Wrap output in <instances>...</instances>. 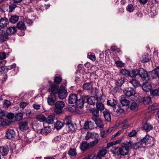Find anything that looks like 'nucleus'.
I'll return each mask as SVG.
<instances>
[{"instance_id":"f257e3e1","label":"nucleus","mask_w":159,"mask_h":159,"mask_svg":"<svg viewBox=\"0 0 159 159\" xmlns=\"http://www.w3.org/2000/svg\"><path fill=\"white\" fill-rule=\"evenodd\" d=\"M98 139L88 143L86 142H83L80 144V149L81 150L84 151L86 149L94 147L98 143Z\"/></svg>"},{"instance_id":"f03ea898","label":"nucleus","mask_w":159,"mask_h":159,"mask_svg":"<svg viewBox=\"0 0 159 159\" xmlns=\"http://www.w3.org/2000/svg\"><path fill=\"white\" fill-rule=\"evenodd\" d=\"M66 80H63L62 83V85L60 87L59 92L57 93L58 95L59 98L61 99L65 98L67 96L68 93L66 89Z\"/></svg>"},{"instance_id":"7ed1b4c3","label":"nucleus","mask_w":159,"mask_h":159,"mask_svg":"<svg viewBox=\"0 0 159 159\" xmlns=\"http://www.w3.org/2000/svg\"><path fill=\"white\" fill-rule=\"evenodd\" d=\"M111 152L115 156L119 155L124 156L127 154L129 151L126 148L122 146L119 148L117 147L114 148L111 150Z\"/></svg>"},{"instance_id":"20e7f679","label":"nucleus","mask_w":159,"mask_h":159,"mask_svg":"<svg viewBox=\"0 0 159 159\" xmlns=\"http://www.w3.org/2000/svg\"><path fill=\"white\" fill-rule=\"evenodd\" d=\"M55 108L54 111L55 113L59 114L61 113L63 110V108L65 106L64 102L63 101H58L55 104Z\"/></svg>"},{"instance_id":"39448f33","label":"nucleus","mask_w":159,"mask_h":159,"mask_svg":"<svg viewBox=\"0 0 159 159\" xmlns=\"http://www.w3.org/2000/svg\"><path fill=\"white\" fill-rule=\"evenodd\" d=\"M86 96L87 97V98H85V100H87L88 103L91 105H95V103L97 102V101H101V96L97 97L93 96L89 97L88 96L86 95Z\"/></svg>"},{"instance_id":"423d86ee","label":"nucleus","mask_w":159,"mask_h":159,"mask_svg":"<svg viewBox=\"0 0 159 159\" xmlns=\"http://www.w3.org/2000/svg\"><path fill=\"white\" fill-rule=\"evenodd\" d=\"M60 89V88L58 85L52 84H50L48 86V90L51 92V94L55 95L56 94H57L59 92Z\"/></svg>"},{"instance_id":"0eeeda50","label":"nucleus","mask_w":159,"mask_h":159,"mask_svg":"<svg viewBox=\"0 0 159 159\" xmlns=\"http://www.w3.org/2000/svg\"><path fill=\"white\" fill-rule=\"evenodd\" d=\"M9 39L8 36L6 31L4 28H0V41L3 42Z\"/></svg>"},{"instance_id":"6e6552de","label":"nucleus","mask_w":159,"mask_h":159,"mask_svg":"<svg viewBox=\"0 0 159 159\" xmlns=\"http://www.w3.org/2000/svg\"><path fill=\"white\" fill-rule=\"evenodd\" d=\"M87 97L86 95H83L80 97V98H77L75 103L76 107L79 108H82L83 107L84 103V101L85 100V98Z\"/></svg>"},{"instance_id":"1a4fd4ad","label":"nucleus","mask_w":159,"mask_h":159,"mask_svg":"<svg viewBox=\"0 0 159 159\" xmlns=\"http://www.w3.org/2000/svg\"><path fill=\"white\" fill-rule=\"evenodd\" d=\"M124 93L128 97L134 96L135 94V92L133 89L132 88H128L125 89L124 91Z\"/></svg>"},{"instance_id":"9d476101","label":"nucleus","mask_w":159,"mask_h":159,"mask_svg":"<svg viewBox=\"0 0 159 159\" xmlns=\"http://www.w3.org/2000/svg\"><path fill=\"white\" fill-rule=\"evenodd\" d=\"M5 136L8 139H12L15 137L16 134L13 130L9 129L7 131Z\"/></svg>"},{"instance_id":"9b49d317","label":"nucleus","mask_w":159,"mask_h":159,"mask_svg":"<svg viewBox=\"0 0 159 159\" xmlns=\"http://www.w3.org/2000/svg\"><path fill=\"white\" fill-rule=\"evenodd\" d=\"M93 128V123L90 121H85L83 126V129H85L92 130Z\"/></svg>"},{"instance_id":"f8f14e48","label":"nucleus","mask_w":159,"mask_h":159,"mask_svg":"<svg viewBox=\"0 0 159 159\" xmlns=\"http://www.w3.org/2000/svg\"><path fill=\"white\" fill-rule=\"evenodd\" d=\"M77 95L76 94L71 93L69 96L68 102L70 104L75 103L78 98Z\"/></svg>"},{"instance_id":"ddd939ff","label":"nucleus","mask_w":159,"mask_h":159,"mask_svg":"<svg viewBox=\"0 0 159 159\" xmlns=\"http://www.w3.org/2000/svg\"><path fill=\"white\" fill-rule=\"evenodd\" d=\"M93 120L98 127L102 128L104 127V125L103 122L100 118H98L96 119L95 117H93Z\"/></svg>"},{"instance_id":"4468645a","label":"nucleus","mask_w":159,"mask_h":159,"mask_svg":"<svg viewBox=\"0 0 159 159\" xmlns=\"http://www.w3.org/2000/svg\"><path fill=\"white\" fill-rule=\"evenodd\" d=\"M56 100V96L55 95L51 94L47 98V102L48 104L50 105H53Z\"/></svg>"},{"instance_id":"2eb2a0df","label":"nucleus","mask_w":159,"mask_h":159,"mask_svg":"<svg viewBox=\"0 0 159 159\" xmlns=\"http://www.w3.org/2000/svg\"><path fill=\"white\" fill-rule=\"evenodd\" d=\"M142 88L143 89L145 92L150 91L152 89V86L150 83L146 82L143 83Z\"/></svg>"},{"instance_id":"dca6fc26","label":"nucleus","mask_w":159,"mask_h":159,"mask_svg":"<svg viewBox=\"0 0 159 159\" xmlns=\"http://www.w3.org/2000/svg\"><path fill=\"white\" fill-rule=\"evenodd\" d=\"M8 23V20L6 17L2 18L0 20V27L1 28L7 26Z\"/></svg>"},{"instance_id":"f3484780","label":"nucleus","mask_w":159,"mask_h":159,"mask_svg":"<svg viewBox=\"0 0 159 159\" xmlns=\"http://www.w3.org/2000/svg\"><path fill=\"white\" fill-rule=\"evenodd\" d=\"M139 76L143 79H145L148 76V74L147 72L142 68H140L139 70Z\"/></svg>"},{"instance_id":"a211bd4d","label":"nucleus","mask_w":159,"mask_h":159,"mask_svg":"<svg viewBox=\"0 0 159 159\" xmlns=\"http://www.w3.org/2000/svg\"><path fill=\"white\" fill-rule=\"evenodd\" d=\"M51 131V129L49 127H45L42 129L38 130V132L41 134L46 135Z\"/></svg>"},{"instance_id":"6ab92c4d","label":"nucleus","mask_w":159,"mask_h":159,"mask_svg":"<svg viewBox=\"0 0 159 159\" xmlns=\"http://www.w3.org/2000/svg\"><path fill=\"white\" fill-rule=\"evenodd\" d=\"M8 148L7 147H0V156H6L8 153Z\"/></svg>"},{"instance_id":"aec40b11","label":"nucleus","mask_w":159,"mask_h":159,"mask_svg":"<svg viewBox=\"0 0 159 159\" xmlns=\"http://www.w3.org/2000/svg\"><path fill=\"white\" fill-rule=\"evenodd\" d=\"M7 67V71L8 70H11L13 69V70H12L13 72L12 75H14L17 74L18 69L16 67V64L14 63L12 65L8 66Z\"/></svg>"},{"instance_id":"412c9836","label":"nucleus","mask_w":159,"mask_h":159,"mask_svg":"<svg viewBox=\"0 0 159 159\" xmlns=\"http://www.w3.org/2000/svg\"><path fill=\"white\" fill-rule=\"evenodd\" d=\"M153 125L147 123H144L143 126V128L144 130L148 132L153 129Z\"/></svg>"},{"instance_id":"4be33fe9","label":"nucleus","mask_w":159,"mask_h":159,"mask_svg":"<svg viewBox=\"0 0 159 159\" xmlns=\"http://www.w3.org/2000/svg\"><path fill=\"white\" fill-rule=\"evenodd\" d=\"M66 125H67L66 127L68 131L72 132L75 131L76 128V125L70 123Z\"/></svg>"},{"instance_id":"5701e85b","label":"nucleus","mask_w":159,"mask_h":159,"mask_svg":"<svg viewBox=\"0 0 159 159\" xmlns=\"http://www.w3.org/2000/svg\"><path fill=\"white\" fill-rule=\"evenodd\" d=\"M19 126L21 130L22 131L26 130L28 129L27 122H21L19 123Z\"/></svg>"},{"instance_id":"b1692460","label":"nucleus","mask_w":159,"mask_h":159,"mask_svg":"<svg viewBox=\"0 0 159 159\" xmlns=\"http://www.w3.org/2000/svg\"><path fill=\"white\" fill-rule=\"evenodd\" d=\"M103 116L105 119L107 121L110 122L111 120V115L109 111H104L103 112Z\"/></svg>"},{"instance_id":"393cba45","label":"nucleus","mask_w":159,"mask_h":159,"mask_svg":"<svg viewBox=\"0 0 159 159\" xmlns=\"http://www.w3.org/2000/svg\"><path fill=\"white\" fill-rule=\"evenodd\" d=\"M55 118V116L54 115H51L46 118L45 121L48 124H52L54 122Z\"/></svg>"},{"instance_id":"a878e982","label":"nucleus","mask_w":159,"mask_h":159,"mask_svg":"<svg viewBox=\"0 0 159 159\" xmlns=\"http://www.w3.org/2000/svg\"><path fill=\"white\" fill-rule=\"evenodd\" d=\"M122 140V138H119V139L116 141H113L111 143H107V147L108 148L111 146L113 145H116L117 144H119Z\"/></svg>"},{"instance_id":"bb28decb","label":"nucleus","mask_w":159,"mask_h":159,"mask_svg":"<svg viewBox=\"0 0 159 159\" xmlns=\"http://www.w3.org/2000/svg\"><path fill=\"white\" fill-rule=\"evenodd\" d=\"M16 27L21 30H25L26 29L25 24L22 21H20L17 23Z\"/></svg>"},{"instance_id":"cd10ccee","label":"nucleus","mask_w":159,"mask_h":159,"mask_svg":"<svg viewBox=\"0 0 159 159\" xmlns=\"http://www.w3.org/2000/svg\"><path fill=\"white\" fill-rule=\"evenodd\" d=\"M16 31V29L15 27H10L7 28L6 31L8 35H10L14 34Z\"/></svg>"},{"instance_id":"c85d7f7f","label":"nucleus","mask_w":159,"mask_h":159,"mask_svg":"<svg viewBox=\"0 0 159 159\" xmlns=\"http://www.w3.org/2000/svg\"><path fill=\"white\" fill-rule=\"evenodd\" d=\"M139 73V69H133L129 71V76L131 77H134L138 75Z\"/></svg>"},{"instance_id":"c756f323","label":"nucleus","mask_w":159,"mask_h":159,"mask_svg":"<svg viewBox=\"0 0 159 159\" xmlns=\"http://www.w3.org/2000/svg\"><path fill=\"white\" fill-rule=\"evenodd\" d=\"M19 17L16 15L12 16L10 18L9 20L10 22L13 24H15L19 20Z\"/></svg>"},{"instance_id":"7c9ffc66","label":"nucleus","mask_w":159,"mask_h":159,"mask_svg":"<svg viewBox=\"0 0 159 159\" xmlns=\"http://www.w3.org/2000/svg\"><path fill=\"white\" fill-rule=\"evenodd\" d=\"M107 104L111 107H114L117 104L116 101L114 99L108 100L107 102Z\"/></svg>"},{"instance_id":"2f4dec72","label":"nucleus","mask_w":159,"mask_h":159,"mask_svg":"<svg viewBox=\"0 0 159 159\" xmlns=\"http://www.w3.org/2000/svg\"><path fill=\"white\" fill-rule=\"evenodd\" d=\"M91 112L93 115L92 118V120L93 117H95L96 119L98 118L99 116L98 110L97 109H93L91 110Z\"/></svg>"},{"instance_id":"473e14b6","label":"nucleus","mask_w":159,"mask_h":159,"mask_svg":"<svg viewBox=\"0 0 159 159\" xmlns=\"http://www.w3.org/2000/svg\"><path fill=\"white\" fill-rule=\"evenodd\" d=\"M151 74L152 79H154L155 78L154 75H155L157 77L159 78V67H157L154 69V72H151Z\"/></svg>"},{"instance_id":"72a5a7b5","label":"nucleus","mask_w":159,"mask_h":159,"mask_svg":"<svg viewBox=\"0 0 159 159\" xmlns=\"http://www.w3.org/2000/svg\"><path fill=\"white\" fill-rule=\"evenodd\" d=\"M63 126V124L62 122L60 120H57L54 125V127L57 130H59Z\"/></svg>"},{"instance_id":"f704fd0d","label":"nucleus","mask_w":159,"mask_h":159,"mask_svg":"<svg viewBox=\"0 0 159 159\" xmlns=\"http://www.w3.org/2000/svg\"><path fill=\"white\" fill-rule=\"evenodd\" d=\"M107 151L105 149H103L100 150L98 152L97 154L100 159L104 157L107 154Z\"/></svg>"},{"instance_id":"c9c22d12","label":"nucleus","mask_w":159,"mask_h":159,"mask_svg":"<svg viewBox=\"0 0 159 159\" xmlns=\"http://www.w3.org/2000/svg\"><path fill=\"white\" fill-rule=\"evenodd\" d=\"M129 82L130 83L132 84L135 88L139 86L140 85L139 82L135 79H132L131 80H130Z\"/></svg>"},{"instance_id":"e433bc0d","label":"nucleus","mask_w":159,"mask_h":159,"mask_svg":"<svg viewBox=\"0 0 159 159\" xmlns=\"http://www.w3.org/2000/svg\"><path fill=\"white\" fill-rule=\"evenodd\" d=\"M94 134L98 135V134L97 133H92L90 132H88L85 137L84 139L85 140H88L89 139L93 138Z\"/></svg>"},{"instance_id":"4c0bfd02","label":"nucleus","mask_w":159,"mask_h":159,"mask_svg":"<svg viewBox=\"0 0 159 159\" xmlns=\"http://www.w3.org/2000/svg\"><path fill=\"white\" fill-rule=\"evenodd\" d=\"M84 89L87 90H90L92 87L91 83H86L84 84L83 86Z\"/></svg>"},{"instance_id":"58836bf2","label":"nucleus","mask_w":159,"mask_h":159,"mask_svg":"<svg viewBox=\"0 0 159 159\" xmlns=\"http://www.w3.org/2000/svg\"><path fill=\"white\" fill-rule=\"evenodd\" d=\"M154 144V141L153 139L150 136V138H149L148 140L145 145H147L148 147H151Z\"/></svg>"},{"instance_id":"ea45409f","label":"nucleus","mask_w":159,"mask_h":159,"mask_svg":"<svg viewBox=\"0 0 159 159\" xmlns=\"http://www.w3.org/2000/svg\"><path fill=\"white\" fill-rule=\"evenodd\" d=\"M120 72L122 75L126 77L129 76V71L126 69H121L120 70Z\"/></svg>"},{"instance_id":"a19ab883","label":"nucleus","mask_w":159,"mask_h":159,"mask_svg":"<svg viewBox=\"0 0 159 159\" xmlns=\"http://www.w3.org/2000/svg\"><path fill=\"white\" fill-rule=\"evenodd\" d=\"M99 101H97L96 103V108L98 110H102L104 108V105L101 102H99Z\"/></svg>"},{"instance_id":"79ce46f5","label":"nucleus","mask_w":159,"mask_h":159,"mask_svg":"<svg viewBox=\"0 0 159 159\" xmlns=\"http://www.w3.org/2000/svg\"><path fill=\"white\" fill-rule=\"evenodd\" d=\"M23 115L21 113L17 114L15 116V120L16 121H19L21 120L23 117Z\"/></svg>"},{"instance_id":"37998d69","label":"nucleus","mask_w":159,"mask_h":159,"mask_svg":"<svg viewBox=\"0 0 159 159\" xmlns=\"http://www.w3.org/2000/svg\"><path fill=\"white\" fill-rule=\"evenodd\" d=\"M143 143L141 141V142H138L134 144V149H137L139 148L145 147L143 145Z\"/></svg>"},{"instance_id":"c03bdc74","label":"nucleus","mask_w":159,"mask_h":159,"mask_svg":"<svg viewBox=\"0 0 159 159\" xmlns=\"http://www.w3.org/2000/svg\"><path fill=\"white\" fill-rule=\"evenodd\" d=\"M143 143L141 141V142H138L134 144V149H137L139 148L145 147L143 145Z\"/></svg>"},{"instance_id":"a18cd8bd","label":"nucleus","mask_w":159,"mask_h":159,"mask_svg":"<svg viewBox=\"0 0 159 159\" xmlns=\"http://www.w3.org/2000/svg\"><path fill=\"white\" fill-rule=\"evenodd\" d=\"M138 104L136 102H132L130 105V109L133 111H136L138 109Z\"/></svg>"},{"instance_id":"49530a36","label":"nucleus","mask_w":159,"mask_h":159,"mask_svg":"<svg viewBox=\"0 0 159 159\" xmlns=\"http://www.w3.org/2000/svg\"><path fill=\"white\" fill-rule=\"evenodd\" d=\"M68 153L70 156H75L77 155V152L75 149L70 148L69 150Z\"/></svg>"},{"instance_id":"de8ad7c7","label":"nucleus","mask_w":159,"mask_h":159,"mask_svg":"<svg viewBox=\"0 0 159 159\" xmlns=\"http://www.w3.org/2000/svg\"><path fill=\"white\" fill-rule=\"evenodd\" d=\"M115 109L114 111L118 113H122L124 111V109L120 106L117 105L116 107H115Z\"/></svg>"},{"instance_id":"09e8293b","label":"nucleus","mask_w":159,"mask_h":159,"mask_svg":"<svg viewBox=\"0 0 159 159\" xmlns=\"http://www.w3.org/2000/svg\"><path fill=\"white\" fill-rule=\"evenodd\" d=\"M120 102L123 106H128L129 104V101L125 98L122 99L120 101Z\"/></svg>"},{"instance_id":"8fccbe9b","label":"nucleus","mask_w":159,"mask_h":159,"mask_svg":"<svg viewBox=\"0 0 159 159\" xmlns=\"http://www.w3.org/2000/svg\"><path fill=\"white\" fill-rule=\"evenodd\" d=\"M141 60L143 62H147L149 61V59L148 57V55L145 54L143 55Z\"/></svg>"},{"instance_id":"3c124183","label":"nucleus","mask_w":159,"mask_h":159,"mask_svg":"<svg viewBox=\"0 0 159 159\" xmlns=\"http://www.w3.org/2000/svg\"><path fill=\"white\" fill-rule=\"evenodd\" d=\"M151 102V98L149 97H144L143 100V102L144 105L149 104Z\"/></svg>"},{"instance_id":"603ef678","label":"nucleus","mask_w":159,"mask_h":159,"mask_svg":"<svg viewBox=\"0 0 159 159\" xmlns=\"http://www.w3.org/2000/svg\"><path fill=\"white\" fill-rule=\"evenodd\" d=\"M87 57L93 61H94L96 60V57L94 53L92 52L89 53L87 55Z\"/></svg>"},{"instance_id":"864d4df0","label":"nucleus","mask_w":159,"mask_h":159,"mask_svg":"<svg viewBox=\"0 0 159 159\" xmlns=\"http://www.w3.org/2000/svg\"><path fill=\"white\" fill-rule=\"evenodd\" d=\"M36 118L38 121L40 122H44L45 121L46 118L44 116L40 115L37 116Z\"/></svg>"},{"instance_id":"5fc2aeb1","label":"nucleus","mask_w":159,"mask_h":159,"mask_svg":"<svg viewBox=\"0 0 159 159\" xmlns=\"http://www.w3.org/2000/svg\"><path fill=\"white\" fill-rule=\"evenodd\" d=\"M123 147L126 148V149L129 151V148L131 146V144L130 142L126 141L124 142V144L122 146Z\"/></svg>"},{"instance_id":"6e6d98bb","label":"nucleus","mask_w":159,"mask_h":159,"mask_svg":"<svg viewBox=\"0 0 159 159\" xmlns=\"http://www.w3.org/2000/svg\"><path fill=\"white\" fill-rule=\"evenodd\" d=\"M126 9L129 12H133L134 10V8L132 4H129L127 6Z\"/></svg>"},{"instance_id":"4d7b16f0","label":"nucleus","mask_w":159,"mask_h":159,"mask_svg":"<svg viewBox=\"0 0 159 159\" xmlns=\"http://www.w3.org/2000/svg\"><path fill=\"white\" fill-rule=\"evenodd\" d=\"M137 132L135 130H133L129 133H128V135L129 137H134L136 136Z\"/></svg>"},{"instance_id":"13d9d810","label":"nucleus","mask_w":159,"mask_h":159,"mask_svg":"<svg viewBox=\"0 0 159 159\" xmlns=\"http://www.w3.org/2000/svg\"><path fill=\"white\" fill-rule=\"evenodd\" d=\"M17 7V6L16 5L15 3H13L11 4L9 6V11L10 12H12Z\"/></svg>"},{"instance_id":"bf43d9fd","label":"nucleus","mask_w":159,"mask_h":159,"mask_svg":"<svg viewBox=\"0 0 159 159\" xmlns=\"http://www.w3.org/2000/svg\"><path fill=\"white\" fill-rule=\"evenodd\" d=\"M62 80V77L57 76L55 77L54 80L55 83L57 84H59L61 81Z\"/></svg>"},{"instance_id":"052dcab7","label":"nucleus","mask_w":159,"mask_h":159,"mask_svg":"<svg viewBox=\"0 0 159 159\" xmlns=\"http://www.w3.org/2000/svg\"><path fill=\"white\" fill-rule=\"evenodd\" d=\"M7 72V70L6 66H2L0 67V74H2Z\"/></svg>"},{"instance_id":"680f3d73","label":"nucleus","mask_w":159,"mask_h":159,"mask_svg":"<svg viewBox=\"0 0 159 159\" xmlns=\"http://www.w3.org/2000/svg\"><path fill=\"white\" fill-rule=\"evenodd\" d=\"M115 63L116 64V66L117 67H123L125 66V63H123L121 61H116Z\"/></svg>"},{"instance_id":"e2e57ef3","label":"nucleus","mask_w":159,"mask_h":159,"mask_svg":"<svg viewBox=\"0 0 159 159\" xmlns=\"http://www.w3.org/2000/svg\"><path fill=\"white\" fill-rule=\"evenodd\" d=\"M150 136L149 135H146V136L144 137L143 139H141V141L143 143V144L145 145V144L148 139L149 138H150Z\"/></svg>"},{"instance_id":"0e129e2a","label":"nucleus","mask_w":159,"mask_h":159,"mask_svg":"<svg viewBox=\"0 0 159 159\" xmlns=\"http://www.w3.org/2000/svg\"><path fill=\"white\" fill-rule=\"evenodd\" d=\"M65 122L66 125L71 123V117L70 116L66 117L65 119Z\"/></svg>"},{"instance_id":"69168bd1","label":"nucleus","mask_w":159,"mask_h":159,"mask_svg":"<svg viewBox=\"0 0 159 159\" xmlns=\"http://www.w3.org/2000/svg\"><path fill=\"white\" fill-rule=\"evenodd\" d=\"M158 104L157 103H155L152 104L151 106L148 107V109L152 110H154L157 109V107L158 106Z\"/></svg>"},{"instance_id":"338daca9","label":"nucleus","mask_w":159,"mask_h":159,"mask_svg":"<svg viewBox=\"0 0 159 159\" xmlns=\"http://www.w3.org/2000/svg\"><path fill=\"white\" fill-rule=\"evenodd\" d=\"M6 117L8 119L11 120L14 118L15 115L14 114L10 112L7 114Z\"/></svg>"},{"instance_id":"774afa93","label":"nucleus","mask_w":159,"mask_h":159,"mask_svg":"<svg viewBox=\"0 0 159 159\" xmlns=\"http://www.w3.org/2000/svg\"><path fill=\"white\" fill-rule=\"evenodd\" d=\"M91 159H101L98 155H94L93 154H90Z\"/></svg>"}]
</instances>
